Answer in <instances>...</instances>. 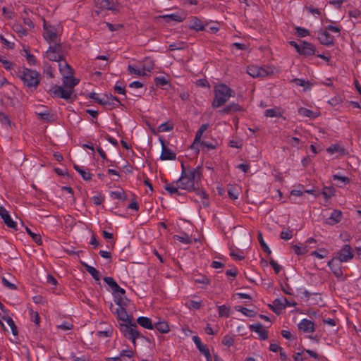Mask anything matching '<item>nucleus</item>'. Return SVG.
<instances>
[{
  "label": "nucleus",
  "mask_w": 361,
  "mask_h": 361,
  "mask_svg": "<svg viewBox=\"0 0 361 361\" xmlns=\"http://www.w3.org/2000/svg\"><path fill=\"white\" fill-rule=\"evenodd\" d=\"M264 116L267 117H281L282 116L281 109L279 107L267 109L264 112Z\"/></svg>",
  "instance_id": "obj_31"
},
{
  "label": "nucleus",
  "mask_w": 361,
  "mask_h": 361,
  "mask_svg": "<svg viewBox=\"0 0 361 361\" xmlns=\"http://www.w3.org/2000/svg\"><path fill=\"white\" fill-rule=\"evenodd\" d=\"M342 216L343 213L341 210L334 209L330 216L326 219V223L331 226L335 225L341 221Z\"/></svg>",
  "instance_id": "obj_19"
},
{
  "label": "nucleus",
  "mask_w": 361,
  "mask_h": 361,
  "mask_svg": "<svg viewBox=\"0 0 361 361\" xmlns=\"http://www.w3.org/2000/svg\"><path fill=\"white\" fill-rule=\"evenodd\" d=\"M15 74L30 90H36L40 82L39 74L35 70L25 66L19 67L15 71Z\"/></svg>",
  "instance_id": "obj_2"
},
{
  "label": "nucleus",
  "mask_w": 361,
  "mask_h": 361,
  "mask_svg": "<svg viewBox=\"0 0 361 361\" xmlns=\"http://www.w3.org/2000/svg\"><path fill=\"white\" fill-rule=\"evenodd\" d=\"M72 90L63 88L61 86H55L53 90V94L55 97L68 100L73 94Z\"/></svg>",
  "instance_id": "obj_13"
},
{
  "label": "nucleus",
  "mask_w": 361,
  "mask_h": 361,
  "mask_svg": "<svg viewBox=\"0 0 361 361\" xmlns=\"http://www.w3.org/2000/svg\"><path fill=\"white\" fill-rule=\"evenodd\" d=\"M25 57L29 65L34 66L36 64V58L33 54H31L28 50L25 49Z\"/></svg>",
  "instance_id": "obj_56"
},
{
  "label": "nucleus",
  "mask_w": 361,
  "mask_h": 361,
  "mask_svg": "<svg viewBox=\"0 0 361 361\" xmlns=\"http://www.w3.org/2000/svg\"><path fill=\"white\" fill-rule=\"evenodd\" d=\"M189 27L190 29L195 31H202L204 30V25L202 21L195 16L191 18Z\"/></svg>",
  "instance_id": "obj_24"
},
{
  "label": "nucleus",
  "mask_w": 361,
  "mask_h": 361,
  "mask_svg": "<svg viewBox=\"0 0 361 361\" xmlns=\"http://www.w3.org/2000/svg\"><path fill=\"white\" fill-rule=\"evenodd\" d=\"M174 240H178L184 244H190L192 243L191 238L186 233L183 234L182 235H175L173 236Z\"/></svg>",
  "instance_id": "obj_37"
},
{
  "label": "nucleus",
  "mask_w": 361,
  "mask_h": 361,
  "mask_svg": "<svg viewBox=\"0 0 361 361\" xmlns=\"http://www.w3.org/2000/svg\"><path fill=\"white\" fill-rule=\"evenodd\" d=\"M118 329L121 334L126 339L130 341L135 348L137 346L136 340L140 338L147 340L140 331L137 330V325L133 323V321L128 323H119Z\"/></svg>",
  "instance_id": "obj_4"
},
{
  "label": "nucleus",
  "mask_w": 361,
  "mask_h": 361,
  "mask_svg": "<svg viewBox=\"0 0 361 361\" xmlns=\"http://www.w3.org/2000/svg\"><path fill=\"white\" fill-rule=\"evenodd\" d=\"M208 127H209V124L208 123H204V124H202L199 128V129L196 132L195 137V142H200L201 140V138H202V136L203 133L208 128Z\"/></svg>",
  "instance_id": "obj_38"
},
{
  "label": "nucleus",
  "mask_w": 361,
  "mask_h": 361,
  "mask_svg": "<svg viewBox=\"0 0 361 361\" xmlns=\"http://www.w3.org/2000/svg\"><path fill=\"white\" fill-rule=\"evenodd\" d=\"M121 359L123 357L133 358L134 357V352L132 350H122L118 355Z\"/></svg>",
  "instance_id": "obj_57"
},
{
  "label": "nucleus",
  "mask_w": 361,
  "mask_h": 361,
  "mask_svg": "<svg viewBox=\"0 0 361 361\" xmlns=\"http://www.w3.org/2000/svg\"><path fill=\"white\" fill-rule=\"evenodd\" d=\"M79 82V80L73 77V75H68L63 76V85L66 88H68L73 91V88L76 86Z\"/></svg>",
  "instance_id": "obj_21"
},
{
  "label": "nucleus",
  "mask_w": 361,
  "mask_h": 361,
  "mask_svg": "<svg viewBox=\"0 0 361 361\" xmlns=\"http://www.w3.org/2000/svg\"><path fill=\"white\" fill-rule=\"evenodd\" d=\"M296 34L300 37H304L310 35V31L304 27H296Z\"/></svg>",
  "instance_id": "obj_61"
},
{
  "label": "nucleus",
  "mask_w": 361,
  "mask_h": 361,
  "mask_svg": "<svg viewBox=\"0 0 361 361\" xmlns=\"http://www.w3.org/2000/svg\"><path fill=\"white\" fill-rule=\"evenodd\" d=\"M159 141L161 145V153L160 155L161 160H175L176 158V154L168 148L165 145V140L162 137H159Z\"/></svg>",
  "instance_id": "obj_10"
},
{
  "label": "nucleus",
  "mask_w": 361,
  "mask_h": 361,
  "mask_svg": "<svg viewBox=\"0 0 361 361\" xmlns=\"http://www.w3.org/2000/svg\"><path fill=\"white\" fill-rule=\"evenodd\" d=\"M247 73L252 78L259 77L258 66H249L247 67Z\"/></svg>",
  "instance_id": "obj_51"
},
{
  "label": "nucleus",
  "mask_w": 361,
  "mask_h": 361,
  "mask_svg": "<svg viewBox=\"0 0 361 361\" xmlns=\"http://www.w3.org/2000/svg\"><path fill=\"white\" fill-rule=\"evenodd\" d=\"M0 216L8 228L17 230L16 223L12 219L8 212L2 206L0 207Z\"/></svg>",
  "instance_id": "obj_12"
},
{
  "label": "nucleus",
  "mask_w": 361,
  "mask_h": 361,
  "mask_svg": "<svg viewBox=\"0 0 361 361\" xmlns=\"http://www.w3.org/2000/svg\"><path fill=\"white\" fill-rule=\"evenodd\" d=\"M199 351L204 355L207 361H212V357L210 354L209 349L207 348L206 345H203L202 347L198 348Z\"/></svg>",
  "instance_id": "obj_45"
},
{
  "label": "nucleus",
  "mask_w": 361,
  "mask_h": 361,
  "mask_svg": "<svg viewBox=\"0 0 361 361\" xmlns=\"http://www.w3.org/2000/svg\"><path fill=\"white\" fill-rule=\"evenodd\" d=\"M81 264L85 268V270L92 276L95 281H99L100 280L99 273L94 267L90 266L82 262H81Z\"/></svg>",
  "instance_id": "obj_28"
},
{
  "label": "nucleus",
  "mask_w": 361,
  "mask_h": 361,
  "mask_svg": "<svg viewBox=\"0 0 361 361\" xmlns=\"http://www.w3.org/2000/svg\"><path fill=\"white\" fill-rule=\"evenodd\" d=\"M298 114L304 117L315 118L317 116L312 111L303 107H300L298 109Z\"/></svg>",
  "instance_id": "obj_39"
},
{
  "label": "nucleus",
  "mask_w": 361,
  "mask_h": 361,
  "mask_svg": "<svg viewBox=\"0 0 361 361\" xmlns=\"http://www.w3.org/2000/svg\"><path fill=\"white\" fill-rule=\"evenodd\" d=\"M25 230L28 235L37 245H39L42 244V240L39 234L33 233L28 227H25Z\"/></svg>",
  "instance_id": "obj_36"
},
{
  "label": "nucleus",
  "mask_w": 361,
  "mask_h": 361,
  "mask_svg": "<svg viewBox=\"0 0 361 361\" xmlns=\"http://www.w3.org/2000/svg\"><path fill=\"white\" fill-rule=\"evenodd\" d=\"M249 328L251 331L257 333L261 340L265 341L268 338V331L260 323L251 324Z\"/></svg>",
  "instance_id": "obj_15"
},
{
  "label": "nucleus",
  "mask_w": 361,
  "mask_h": 361,
  "mask_svg": "<svg viewBox=\"0 0 361 361\" xmlns=\"http://www.w3.org/2000/svg\"><path fill=\"white\" fill-rule=\"evenodd\" d=\"M126 307H118L115 311H114L112 310L113 304L111 303L110 305V309L111 310L113 314L116 315V319L119 323H128L133 321V316L127 313Z\"/></svg>",
  "instance_id": "obj_7"
},
{
  "label": "nucleus",
  "mask_w": 361,
  "mask_h": 361,
  "mask_svg": "<svg viewBox=\"0 0 361 361\" xmlns=\"http://www.w3.org/2000/svg\"><path fill=\"white\" fill-rule=\"evenodd\" d=\"M182 171L180 177L176 182V185L183 190L191 192L196 189V185H199L202 177V168L197 166L196 168L185 167L182 163Z\"/></svg>",
  "instance_id": "obj_1"
},
{
  "label": "nucleus",
  "mask_w": 361,
  "mask_h": 361,
  "mask_svg": "<svg viewBox=\"0 0 361 361\" xmlns=\"http://www.w3.org/2000/svg\"><path fill=\"white\" fill-rule=\"evenodd\" d=\"M341 262H342L338 261V259L335 257L328 262V266L337 278H340L343 276Z\"/></svg>",
  "instance_id": "obj_14"
},
{
  "label": "nucleus",
  "mask_w": 361,
  "mask_h": 361,
  "mask_svg": "<svg viewBox=\"0 0 361 361\" xmlns=\"http://www.w3.org/2000/svg\"><path fill=\"white\" fill-rule=\"evenodd\" d=\"M173 128V124H171L169 122H164V123H161L158 127V131L164 133V132H167V131L172 130Z\"/></svg>",
  "instance_id": "obj_48"
},
{
  "label": "nucleus",
  "mask_w": 361,
  "mask_h": 361,
  "mask_svg": "<svg viewBox=\"0 0 361 361\" xmlns=\"http://www.w3.org/2000/svg\"><path fill=\"white\" fill-rule=\"evenodd\" d=\"M310 255L312 256H314L319 259H323L326 257L327 250L325 249H320L319 250L312 251Z\"/></svg>",
  "instance_id": "obj_49"
},
{
  "label": "nucleus",
  "mask_w": 361,
  "mask_h": 361,
  "mask_svg": "<svg viewBox=\"0 0 361 361\" xmlns=\"http://www.w3.org/2000/svg\"><path fill=\"white\" fill-rule=\"evenodd\" d=\"M99 102H101V105L109 110L122 106L120 100L112 94H110L109 96L104 95V100H100Z\"/></svg>",
  "instance_id": "obj_9"
},
{
  "label": "nucleus",
  "mask_w": 361,
  "mask_h": 361,
  "mask_svg": "<svg viewBox=\"0 0 361 361\" xmlns=\"http://www.w3.org/2000/svg\"><path fill=\"white\" fill-rule=\"evenodd\" d=\"M154 83L157 86H164L169 84V80L165 77H157L154 78Z\"/></svg>",
  "instance_id": "obj_58"
},
{
  "label": "nucleus",
  "mask_w": 361,
  "mask_h": 361,
  "mask_svg": "<svg viewBox=\"0 0 361 361\" xmlns=\"http://www.w3.org/2000/svg\"><path fill=\"white\" fill-rule=\"evenodd\" d=\"M43 37L47 42L51 43L57 42L59 34L56 28L49 24L45 19H43Z\"/></svg>",
  "instance_id": "obj_5"
},
{
  "label": "nucleus",
  "mask_w": 361,
  "mask_h": 361,
  "mask_svg": "<svg viewBox=\"0 0 361 361\" xmlns=\"http://www.w3.org/2000/svg\"><path fill=\"white\" fill-rule=\"evenodd\" d=\"M59 67L61 73L64 76L73 74V69L65 61H59Z\"/></svg>",
  "instance_id": "obj_27"
},
{
  "label": "nucleus",
  "mask_w": 361,
  "mask_h": 361,
  "mask_svg": "<svg viewBox=\"0 0 361 361\" xmlns=\"http://www.w3.org/2000/svg\"><path fill=\"white\" fill-rule=\"evenodd\" d=\"M221 343L227 347L233 345L234 343L233 336L229 335L224 336L222 338Z\"/></svg>",
  "instance_id": "obj_52"
},
{
  "label": "nucleus",
  "mask_w": 361,
  "mask_h": 361,
  "mask_svg": "<svg viewBox=\"0 0 361 361\" xmlns=\"http://www.w3.org/2000/svg\"><path fill=\"white\" fill-rule=\"evenodd\" d=\"M47 58L52 61H61L63 59L62 47L60 43H55L49 46L48 50L46 51Z\"/></svg>",
  "instance_id": "obj_6"
},
{
  "label": "nucleus",
  "mask_w": 361,
  "mask_h": 361,
  "mask_svg": "<svg viewBox=\"0 0 361 361\" xmlns=\"http://www.w3.org/2000/svg\"><path fill=\"white\" fill-rule=\"evenodd\" d=\"M214 92V97L212 104L214 108H219L224 105L231 97L235 96V92L224 83L216 85Z\"/></svg>",
  "instance_id": "obj_3"
},
{
  "label": "nucleus",
  "mask_w": 361,
  "mask_h": 361,
  "mask_svg": "<svg viewBox=\"0 0 361 361\" xmlns=\"http://www.w3.org/2000/svg\"><path fill=\"white\" fill-rule=\"evenodd\" d=\"M299 54L305 56H312L315 54V48L313 44L303 41L299 51Z\"/></svg>",
  "instance_id": "obj_18"
},
{
  "label": "nucleus",
  "mask_w": 361,
  "mask_h": 361,
  "mask_svg": "<svg viewBox=\"0 0 361 361\" xmlns=\"http://www.w3.org/2000/svg\"><path fill=\"white\" fill-rule=\"evenodd\" d=\"M195 282L197 283H202L204 286H207L210 283V280L206 276H200L199 278L195 279Z\"/></svg>",
  "instance_id": "obj_63"
},
{
  "label": "nucleus",
  "mask_w": 361,
  "mask_h": 361,
  "mask_svg": "<svg viewBox=\"0 0 361 361\" xmlns=\"http://www.w3.org/2000/svg\"><path fill=\"white\" fill-rule=\"evenodd\" d=\"M258 71H259V77L264 78L269 75L274 74V68L270 66H258Z\"/></svg>",
  "instance_id": "obj_32"
},
{
  "label": "nucleus",
  "mask_w": 361,
  "mask_h": 361,
  "mask_svg": "<svg viewBox=\"0 0 361 361\" xmlns=\"http://www.w3.org/2000/svg\"><path fill=\"white\" fill-rule=\"evenodd\" d=\"M196 195L200 197L202 200V204L204 207H208L209 203L208 201V194L202 189L200 188L198 185H196V189L194 190Z\"/></svg>",
  "instance_id": "obj_29"
},
{
  "label": "nucleus",
  "mask_w": 361,
  "mask_h": 361,
  "mask_svg": "<svg viewBox=\"0 0 361 361\" xmlns=\"http://www.w3.org/2000/svg\"><path fill=\"white\" fill-rule=\"evenodd\" d=\"M153 62L151 60L146 59L142 65V69L145 71V73H147V72H150L153 69Z\"/></svg>",
  "instance_id": "obj_53"
},
{
  "label": "nucleus",
  "mask_w": 361,
  "mask_h": 361,
  "mask_svg": "<svg viewBox=\"0 0 361 361\" xmlns=\"http://www.w3.org/2000/svg\"><path fill=\"white\" fill-rule=\"evenodd\" d=\"M354 257L353 249L350 245H344L337 254L336 259L340 262H347Z\"/></svg>",
  "instance_id": "obj_8"
},
{
  "label": "nucleus",
  "mask_w": 361,
  "mask_h": 361,
  "mask_svg": "<svg viewBox=\"0 0 361 361\" xmlns=\"http://www.w3.org/2000/svg\"><path fill=\"white\" fill-rule=\"evenodd\" d=\"M114 301L118 305V307H128L129 300L125 296V294L120 293H116L113 294Z\"/></svg>",
  "instance_id": "obj_22"
},
{
  "label": "nucleus",
  "mask_w": 361,
  "mask_h": 361,
  "mask_svg": "<svg viewBox=\"0 0 361 361\" xmlns=\"http://www.w3.org/2000/svg\"><path fill=\"white\" fill-rule=\"evenodd\" d=\"M0 62L2 63L4 68L7 71H11L14 67V63L13 62L4 59L2 56H0Z\"/></svg>",
  "instance_id": "obj_44"
},
{
  "label": "nucleus",
  "mask_w": 361,
  "mask_h": 361,
  "mask_svg": "<svg viewBox=\"0 0 361 361\" xmlns=\"http://www.w3.org/2000/svg\"><path fill=\"white\" fill-rule=\"evenodd\" d=\"M292 248L294 250L295 253L298 255H302L308 252V248L306 245L298 246L297 245H295L292 247Z\"/></svg>",
  "instance_id": "obj_46"
},
{
  "label": "nucleus",
  "mask_w": 361,
  "mask_h": 361,
  "mask_svg": "<svg viewBox=\"0 0 361 361\" xmlns=\"http://www.w3.org/2000/svg\"><path fill=\"white\" fill-rule=\"evenodd\" d=\"M318 39L322 44L331 46L334 44V37L329 33L328 30L321 29L318 32Z\"/></svg>",
  "instance_id": "obj_11"
},
{
  "label": "nucleus",
  "mask_w": 361,
  "mask_h": 361,
  "mask_svg": "<svg viewBox=\"0 0 361 361\" xmlns=\"http://www.w3.org/2000/svg\"><path fill=\"white\" fill-rule=\"evenodd\" d=\"M228 194L231 199L232 200H237L238 198V190L235 187L231 186L228 189Z\"/></svg>",
  "instance_id": "obj_54"
},
{
  "label": "nucleus",
  "mask_w": 361,
  "mask_h": 361,
  "mask_svg": "<svg viewBox=\"0 0 361 361\" xmlns=\"http://www.w3.org/2000/svg\"><path fill=\"white\" fill-rule=\"evenodd\" d=\"M281 289L283 291L285 294L293 295V290L290 286V285L287 283H284L281 285Z\"/></svg>",
  "instance_id": "obj_62"
},
{
  "label": "nucleus",
  "mask_w": 361,
  "mask_h": 361,
  "mask_svg": "<svg viewBox=\"0 0 361 361\" xmlns=\"http://www.w3.org/2000/svg\"><path fill=\"white\" fill-rule=\"evenodd\" d=\"M161 18L166 20V22H169L171 20L176 21V22H182L184 20V18L181 17L178 14L176 13H172L169 15H164L162 16Z\"/></svg>",
  "instance_id": "obj_34"
},
{
  "label": "nucleus",
  "mask_w": 361,
  "mask_h": 361,
  "mask_svg": "<svg viewBox=\"0 0 361 361\" xmlns=\"http://www.w3.org/2000/svg\"><path fill=\"white\" fill-rule=\"evenodd\" d=\"M99 6L102 9L116 11L117 9L118 2L115 0H101Z\"/></svg>",
  "instance_id": "obj_23"
},
{
  "label": "nucleus",
  "mask_w": 361,
  "mask_h": 361,
  "mask_svg": "<svg viewBox=\"0 0 361 361\" xmlns=\"http://www.w3.org/2000/svg\"><path fill=\"white\" fill-rule=\"evenodd\" d=\"M218 313L219 317H229L230 309L225 305H220L218 307Z\"/></svg>",
  "instance_id": "obj_43"
},
{
  "label": "nucleus",
  "mask_w": 361,
  "mask_h": 361,
  "mask_svg": "<svg viewBox=\"0 0 361 361\" xmlns=\"http://www.w3.org/2000/svg\"><path fill=\"white\" fill-rule=\"evenodd\" d=\"M111 197L115 198V199H118V200H126V196L124 193V192L123 191H114V192H111Z\"/></svg>",
  "instance_id": "obj_64"
},
{
  "label": "nucleus",
  "mask_w": 361,
  "mask_h": 361,
  "mask_svg": "<svg viewBox=\"0 0 361 361\" xmlns=\"http://www.w3.org/2000/svg\"><path fill=\"white\" fill-rule=\"evenodd\" d=\"M180 188L178 185H175L174 183L168 184L165 186V190L171 195H180V192L178 190Z\"/></svg>",
  "instance_id": "obj_35"
},
{
  "label": "nucleus",
  "mask_w": 361,
  "mask_h": 361,
  "mask_svg": "<svg viewBox=\"0 0 361 361\" xmlns=\"http://www.w3.org/2000/svg\"><path fill=\"white\" fill-rule=\"evenodd\" d=\"M13 28V30L16 32L18 33L20 37L26 36L27 35V30L19 24L14 25Z\"/></svg>",
  "instance_id": "obj_55"
},
{
  "label": "nucleus",
  "mask_w": 361,
  "mask_h": 361,
  "mask_svg": "<svg viewBox=\"0 0 361 361\" xmlns=\"http://www.w3.org/2000/svg\"><path fill=\"white\" fill-rule=\"evenodd\" d=\"M280 238L285 240H288L293 238V231L287 229L282 231L280 233Z\"/></svg>",
  "instance_id": "obj_59"
},
{
  "label": "nucleus",
  "mask_w": 361,
  "mask_h": 361,
  "mask_svg": "<svg viewBox=\"0 0 361 361\" xmlns=\"http://www.w3.org/2000/svg\"><path fill=\"white\" fill-rule=\"evenodd\" d=\"M236 310L237 311L240 312L241 313L249 317H255L256 314L254 310H250L246 307H238Z\"/></svg>",
  "instance_id": "obj_47"
},
{
  "label": "nucleus",
  "mask_w": 361,
  "mask_h": 361,
  "mask_svg": "<svg viewBox=\"0 0 361 361\" xmlns=\"http://www.w3.org/2000/svg\"><path fill=\"white\" fill-rule=\"evenodd\" d=\"M273 304L274 305L271 306V307L274 312H276L277 310H282L286 307V305L282 300L278 298L274 300Z\"/></svg>",
  "instance_id": "obj_42"
},
{
  "label": "nucleus",
  "mask_w": 361,
  "mask_h": 361,
  "mask_svg": "<svg viewBox=\"0 0 361 361\" xmlns=\"http://www.w3.org/2000/svg\"><path fill=\"white\" fill-rule=\"evenodd\" d=\"M104 281L111 288L112 294L116 293H120L121 294L126 293V290L123 288L120 287L112 277H104Z\"/></svg>",
  "instance_id": "obj_16"
},
{
  "label": "nucleus",
  "mask_w": 361,
  "mask_h": 361,
  "mask_svg": "<svg viewBox=\"0 0 361 361\" xmlns=\"http://www.w3.org/2000/svg\"><path fill=\"white\" fill-rule=\"evenodd\" d=\"M292 82H294L298 86H302V87H310L309 81H306L301 78H295L292 80Z\"/></svg>",
  "instance_id": "obj_60"
},
{
  "label": "nucleus",
  "mask_w": 361,
  "mask_h": 361,
  "mask_svg": "<svg viewBox=\"0 0 361 361\" xmlns=\"http://www.w3.org/2000/svg\"><path fill=\"white\" fill-rule=\"evenodd\" d=\"M327 152L331 154L338 153L340 156H344L347 154L345 149L341 146L339 144H333L326 149Z\"/></svg>",
  "instance_id": "obj_25"
},
{
  "label": "nucleus",
  "mask_w": 361,
  "mask_h": 361,
  "mask_svg": "<svg viewBox=\"0 0 361 361\" xmlns=\"http://www.w3.org/2000/svg\"><path fill=\"white\" fill-rule=\"evenodd\" d=\"M298 326V329L305 333H313L315 330L314 322L307 319H302Z\"/></svg>",
  "instance_id": "obj_17"
},
{
  "label": "nucleus",
  "mask_w": 361,
  "mask_h": 361,
  "mask_svg": "<svg viewBox=\"0 0 361 361\" xmlns=\"http://www.w3.org/2000/svg\"><path fill=\"white\" fill-rule=\"evenodd\" d=\"M128 71L130 74H135L139 76H145L147 73H145L142 68H135L133 65H128Z\"/></svg>",
  "instance_id": "obj_40"
},
{
  "label": "nucleus",
  "mask_w": 361,
  "mask_h": 361,
  "mask_svg": "<svg viewBox=\"0 0 361 361\" xmlns=\"http://www.w3.org/2000/svg\"><path fill=\"white\" fill-rule=\"evenodd\" d=\"M3 319H4L6 322L7 324L11 327L12 334L14 336L18 335L17 326H16L14 321L12 319V318L9 317H4Z\"/></svg>",
  "instance_id": "obj_41"
},
{
  "label": "nucleus",
  "mask_w": 361,
  "mask_h": 361,
  "mask_svg": "<svg viewBox=\"0 0 361 361\" xmlns=\"http://www.w3.org/2000/svg\"><path fill=\"white\" fill-rule=\"evenodd\" d=\"M258 240L259 242V244L264 250V252H267L268 255H270L271 253V251L270 248L268 247V245L265 243V242L263 240V237L261 233H259L258 235Z\"/></svg>",
  "instance_id": "obj_50"
},
{
  "label": "nucleus",
  "mask_w": 361,
  "mask_h": 361,
  "mask_svg": "<svg viewBox=\"0 0 361 361\" xmlns=\"http://www.w3.org/2000/svg\"><path fill=\"white\" fill-rule=\"evenodd\" d=\"M137 322L142 327L145 328L147 329L152 330L154 329V324L152 322L150 318L147 317H139L137 319Z\"/></svg>",
  "instance_id": "obj_26"
},
{
  "label": "nucleus",
  "mask_w": 361,
  "mask_h": 361,
  "mask_svg": "<svg viewBox=\"0 0 361 361\" xmlns=\"http://www.w3.org/2000/svg\"><path fill=\"white\" fill-rule=\"evenodd\" d=\"M154 328H155L161 334H167L170 331L169 324L165 321L157 322L154 324Z\"/></svg>",
  "instance_id": "obj_30"
},
{
  "label": "nucleus",
  "mask_w": 361,
  "mask_h": 361,
  "mask_svg": "<svg viewBox=\"0 0 361 361\" xmlns=\"http://www.w3.org/2000/svg\"><path fill=\"white\" fill-rule=\"evenodd\" d=\"M73 168L80 174L85 180H90L92 179V174L89 171H86L76 164H74Z\"/></svg>",
  "instance_id": "obj_33"
},
{
  "label": "nucleus",
  "mask_w": 361,
  "mask_h": 361,
  "mask_svg": "<svg viewBox=\"0 0 361 361\" xmlns=\"http://www.w3.org/2000/svg\"><path fill=\"white\" fill-rule=\"evenodd\" d=\"M243 108L237 103L232 102L220 110L221 114H230L237 111H243Z\"/></svg>",
  "instance_id": "obj_20"
}]
</instances>
